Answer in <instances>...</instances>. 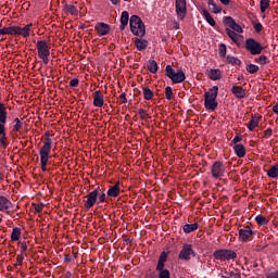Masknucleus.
Segmentation results:
<instances>
[{
	"instance_id": "bf43d9fd",
	"label": "nucleus",
	"mask_w": 278,
	"mask_h": 278,
	"mask_svg": "<svg viewBox=\"0 0 278 278\" xmlns=\"http://www.w3.org/2000/svg\"><path fill=\"white\" fill-rule=\"evenodd\" d=\"M223 5H229L231 3V0H219Z\"/></svg>"
},
{
	"instance_id": "4be33fe9",
	"label": "nucleus",
	"mask_w": 278,
	"mask_h": 278,
	"mask_svg": "<svg viewBox=\"0 0 278 278\" xmlns=\"http://www.w3.org/2000/svg\"><path fill=\"white\" fill-rule=\"evenodd\" d=\"M129 24V12L123 11L121 16V27L119 29L123 31L125 27Z\"/></svg>"
},
{
	"instance_id": "412c9836",
	"label": "nucleus",
	"mask_w": 278,
	"mask_h": 278,
	"mask_svg": "<svg viewBox=\"0 0 278 278\" xmlns=\"http://www.w3.org/2000/svg\"><path fill=\"white\" fill-rule=\"evenodd\" d=\"M208 9L213 14H220L223 12V7L218 5L214 0H208Z\"/></svg>"
},
{
	"instance_id": "9d476101",
	"label": "nucleus",
	"mask_w": 278,
	"mask_h": 278,
	"mask_svg": "<svg viewBox=\"0 0 278 278\" xmlns=\"http://www.w3.org/2000/svg\"><path fill=\"white\" fill-rule=\"evenodd\" d=\"M245 49L251 53V55H260L264 51V47L257 40L250 38L245 41Z\"/></svg>"
},
{
	"instance_id": "79ce46f5",
	"label": "nucleus",
	"mask_w": 278,
	"mask_h": 278,
	"mask_svg": "<svg viewBox=\"0 0 278 278\" xmlns=\"http://www.w3.org/2000/svg\"><path fill=\"white\" fill-rule=\"evenodd\" d=\"M165 99H167V101H170V99H173V88H165Z\"/></svg>"
},
{
	"instance_id": "09e8293b",
	"label": "nucleus",
	"mask_w": 278,
	"mask_h": 278,
	"mask_svg": "<svg viewBox=\"0 0 278 278\" xmlns=\"http://www.w3.org/2000/svg\"><path fill=\"white\" fill-rule=\"evenodd\" d=\"M166 260H168V253L162 252L159 258V262L166 263Z\"/></svg>"
},
{
	"instance_id": "69168bd1",
	"label": "nucleus",
	"mask_w": 278,
	"mask_h": 278,
	"mask_svg": "<svg viewBox=\"0 0 278 278\" xmlns=\"http://www.w3.org/2000/svg\"><path fill=\"white\" fill-rule=\"evenodd\" d=\"M3 179V174L0 172V181Z\"/></svg>"
},
{
	"instance_id": "a19ab883",
	"label": "nucleus",
	"mask_w": 278,
	"mask_h": 278,
	"mask_svg": "<svg viewBox=\"0 0 278 278\" xmlns=\"http://www.w3.org/2000/svg\"><path fill=\"white\" fill-rule=\"evenodd\" d=\"M219 55L225 58L227 55V46L225 43L219 45Z\"/></svg>"
},
{
	"instance_id": "393cba45",
	"label": "nucleus",
	"mask_w": 278,
	"mask_h": 278,
	"mask_svg": "<svg viewBox=\"0 0 278 278\" xmlns=\"http://www.w3.org/2000/svg\"><path fill=\"white\" fill-rule=\"evenodd\" d=\"M260 125V117L257 115H253L250 123L248 124L249 131H254L255 127Z\"/></svg>"
},
{
	"instance_id": "ddd939ff",
	"label": "nucleus",
	"mask_w": 278,
	"mask_h": 278,
	"mask_svg": "<svg viewBox=\"0 0 278 278\" xmlns=\"http://www.w3.org/2000/svg\"><path fill=\"white\" fill-rule=\"evenodd\" d=\"M13 207L12 201L8 200L4 195H0V212L3 214H12Z\"/></svg>"
},
{
	"instance_id": "1a4fd4ad",
	"label": "nucleus",
	"mask_w": 278,
	"mask_h": 278,
	"mask_svg": "<svg viewBox=\"0 0 278 278\" xmlns=\"http://www.w3.org/2000/svg\"><path fill=\"white\" fill-rule=\"evenodd\" d=\"M214 260H218L219 262H229V260H236L238 254L232 250H216L213 253Z\"/></svg>"
},
{
	"instance_id": "aec40b11",
	"label": "nucleus",
	"mask_w": 278,
	"mask_h": 278,
	"mask_svg": "<svg viewBox=\"0 0 278 278\" xmlns=\"http://www.w3.org/2000/svg\"><path fill=\"white\" fill-rule=\"evenodd\" d=\"M108 197H111L112 199H116V197H118V194H121V185L118 182H116L114 186H112L108 192H106Z\"/></svg>"
},
{
	"instance_id": "b1692460",
	"label": "nucleus",
	"mask_w": 278,
	"mask_h": 278,
	"mask_svg": "<svg viewBox=\"0 0 278 278\" xmlns=\"http://www.w3.org/2000/svg\"><path fill=\"white\" fill-rule=\"evenodd\" d=\"M63 10L65 14H71V16H77L79 14V10L73 4H65Z\"/></svg>"
},
{
	"instance_id": "e433bc0d",
	"label": "nucleus",
	"mask_w": 278,
	"mask_h": 278,
	"mask_svg": "<svg viewBox=\"0 0 278 278\" xmlns=\"http://www.w3.org/2000/svg\"><path fill=\"white\" fill-rule=\"evenodd\" d=\"M255 220L257 225H261V226L268 225V219H266V217H264L263 215H257L255 217Z\"/></svg>"
},
{
	"instance_id": "6e6552de",
	"label": "nucleus",
	"mask_w": 278,
	"mask_h": 278,
	"mask_svg": "<svg viewBox=\"0 0 278 278\" xmlns=\"http://www.w3.org/2000/svg\"><path fill=\"white\" fill-rule=\"evenodd\" d=\"M226 173H227V167L223 162L216 161L213 163L211 167V175L213 179H223Z\"/></svg>"
},
{
	"instance_id": "72a5a7b5",
	"label": "nucleus",
	"mask_w": 278,
	"mask_h": 278,
	"mask_svg": "<svg viewBox=\"0 0 278 278\" xmlns=\"http://www.w3.org/2000/svg\"><path fill=\"white\" fill-rule=\"evenodd\" d=\"M143 99L146 101H151V99H153V91L150 88H143Z\"/></svg>"
},
{
	"instance_id": "4468645a",
	"label": "nucleus",
	"mask_w": 278,
	"mask_h": 278,
	"mask_svg": "<svg viewBox=\"0 0 278 278\" xmlns=\"http://www.w3.org/2000/svg\"><path fill=\"white\" fill-rule=\"evenodd\" d=\"M34 24H27L24 27L14 26V36H22V38H29L31 34V27Z\"/></svg>"
},
{
	"instance_id": "473e14b6",
	"label": "nucleus",
	"mask_w": 278,
	"mask_h": 278,
	"mask_svg": "<svg viewBox=\"0 0 278 278\" xmlns=\"http://www.w3.org/2000/svg\"><path fill=\"white\" fill-rule=\"evenodd\" d=\"M14 36V26L0 29V36Z\"/></svg>"
},
{
	"instance_id": "cd10ccee",
	"label": "nucleus",
	"mask_w": 278,
	"mask_h": 278,
	"mask_svg": "<svg viewBox=\"0 0 278 278\" xmlns=\"http://www.w3.org/2000/svg\"><path fill=\"white\" fill-rule=\"evenodd\" d=\"M197 229H199V224H186L182 227V230L185 233H192V231H197Z\"/></svg>"
},
{
	"instance_id": "2f4dec72",
	"label": "nucleus",
	"mask_w": 278,
	"mask_h": 278,
	"mask_svg": "<svg viewBox=\"0 0 278 278\" xmlns=\"http://www.w3.org/2000/svg\"><path fill=\"white\" fill-rule=\"evenodd\" d=\"M160 67L157 66V62H155V61H153V60H150L149 62H148V71H150V73H153V74H155V73H157V70H159Z\"/></svg>"
},
{
	"instance_id": "8fccbe9b",
	"label": "nucleus",
	"mask_w": 278,
	"mask_h": 278,
	"mask_svg": "<svg viewBox=\"0 0 278 278\" xmlns=\"http://www.w3.org/2000/svg\"><path fill=\"white\" fill-rule=\"evenodd\" d=\"M139 114L141 116V118L144 121L147 118H149V114L147 113V111L144 109H140L139 110Z\"/></svg>"
},
{
	"instance_id": "4d7b16f0",
	"label": "nucleus",
	"mask_w": 278,
	"mask_h": 278,
	"mask_svg": "<svg viewBox=\"0 0 278 278\" xmlns=\"http://www.w3.org/2000/svg\"><path fill=\"white\" fill-rule=\"evenodd\" d=\"M266 278H278V270L267 274Z\"/></svg>"
},
{
	"instance_id": "680f3d73",
	"label": "nucleus",
	"mask_w": 278,
	"mask_h": 278,
	"mask_svg": "<svg viewBox=\"0 0 278 278\" xmlns=\"http://www.w3.org/2000/svg\"><path fill=\"white\" fill-rule=\"evenodd\" d=\"M113 5H118L121 3V0H110Z\"/></svg>"
},
{
	"instance_id": "5701e85b",
	"label": "nucleus",
	"mask_w": 278,
	"mask_h": 278,
	"mask_svg": "<svg viewBox=\"0 0 278 278\" xmlns=\"http://www.w3.org/2000/svg\"><path fill=\"white\" fill-rule=\"evenodd\" d=\"M233 151L237 157H244V155H247V148H244L242 143L236 144Z\"/></svg>"
},
{
	"instance_id": "c85d7f7f",
	"label": "nucleus",
	"mask_w": 278,
	"mask_h": 278,
	"mask_svg": "<svg viewBox=\"0 0 278 278\" xmlns=\"http://www.w3.org/2000/svg\"><path fill=\"white\" fill-rule=\"evenodd\" d=\"M208 77L212 79V81H218V79L222 77L220 70H211Z\"/></svg>"
},
{
	"instance_id": "49530a36",
	"label": "nucleus",
	"mask_w": 278,
	"mask_h": 278,
	"mask_svg": "<svg viewBox=\"0 0 278 278\" xmlns=\"http://www.w3.org/2000/svg\"><path fill=\"white\" fill-rule=\"evenodd\" d=\"M253 27H254V31H256V34H260V31H262V29H264V26L262 25V23H253Z\"/></svg>"
},
{
	"instance_id": "c9c22d12",
	"label": "nucleus",
	"mask_w": 278,
	"mask_h": 278,
	"mask_svg": "<svg viewBox=\"0 0 278 278\" xmlns=\"http://www.w3.org/2000/svg\"><path fill=\"white\" fill-rule=\"evenodd\" d=\"M261 12H266L267 8H270V0H261L260 2Z\"/></svg>"
},
{
	"instance_id": "58836bf2",
	"label": "nucleus",
	"mask_w": 278,
	"mask_h": 278,
	"mask_svg": "<svg viewBox=\"0 0 278 278\" xmlns=\"http://www.w3.org/2000/svg\"><path fill=\"white\" fill-rule=\"evenodd\" d=\"M256 64H261L264 66V64H268V58L266 55H261L257 59H255Z\"/></svg>"
},
{
	"instance_id": "a211bd4d",
	"label": "nucleus",
	"mask_w": 278,
	"mask_h": 278,
	"mask_svg": "<svg viewBox=\"0 0 278 278\" xmlns=\"http://www.w3.org/2000/svg\"><path fill=\"white\" fill-rule=\"evenodd\" d=\"M231 92L237 99H244L247 97V91L241 86H233Z\"/></svg>"
},
{
	"instance_id": "6e6d98bb",
	"label": "nucleus",
	"mask_w": 278,
	"mask_h": 278,
	"mask_svg": "<svg viewBox=\"0 0 278 278\" xmlns=\"http://www.w3.org/2000/svg\"><path fill=\"white\" fill-rule=\"evenodd\" d=\"M118 101H121V103H127V94L126 93H122L118 97Z\"/></svg>"
},
{
	"instance_id": "2eb2a0df",
	"label": "nucleus",
	"mask_w": 278,
	"mask_h": 278,
	"mask_svg": "<svg viewBox=\"0 0 278 278\" xmlns=\"http://www.w3.org/2000/svg\"><path fill=\"white\" fill-rule=\"evenodd\" d=\"M190 255H197L191 244H184L182 250L179 253V260L190 262Z\"/></svg>"
},
{
	"instance_id": "052dcab7",
	"label": "nucleus",
	"mask_w": 278,
	"mask_h": 278,
	"mask_svg": "<svg viewBox=\"0 0 278 278\" xmlns=\"http://www.w3.org/2000/svg\"><path fill=\"white\" fill-rule=\"evenodd\" d=\"M274 114H278V103L273 106Z\"/></svg>"
},
{
	"instance_id": "bb28decb",
	"label": "nucleus",
	"mask_w": 278,
	"mask_h": 278,
	"mask_svg": "<svg viewBox=\"0 0 278 278\" xmlns=\"http://www.w3.org/2000/svg\"><path fill=\"white\" fill-rule=\"evenodd\" d=\"M135 45H136L138 51H144V49H147V47H149V41H147L146 39H136Z\"/></svg>"
},
{
	"instance_id": "9b49d317",
	"label": "nucleus",
	"mask_w": 278,
	"mask_h": 278,
	"mask_svg": "<svg viewBox=\"0 0 278 278\" xmlns=\"http://www.w3.org/2000/svg\"><path fill=\"white\" fill-rule=\"evenodd\" d=\"M175 8L177 18L179 21H184V18H186V14H188V4L186 0H175Z\"/></svg>"
},
{
	"instance_id": "dca6fc26",
	"label": "nucleus",
	"mask_w": 278,
	"mask_h": 278,
	"mask_svg": "<svg viewBox=\"0 0 278 278\" xmlns=\"http://www.w3.org/2000/svg\"><path fill=\"white\" fill-rule=\"evenodd\" d=\"M94 29L98 34V36H108L110 34V25L99 22L96 24Z\"/></svg>"
},
{
	"instance_id": "4c0bfd02",
	"label": "nucleus",
	"mask_w": 278,
	"mask_h": 278,
	"mask_svg": "<svg viewBox=\"0 0 278 278\" xmlns=\"http://www.w3.org/2000/svg\"><path fill=\"white\" fill-rule=\"evenodd\" d=\"M247 71L251 75H254V73H257V71H260V66H257L255 64H250V65H247Z\"/></svg>"
},
{
	"instance_id": "6ab92c4d",
	"label": "nucleus",
	"mask_w": 278,
	"mask_h": 278,
	"mask_svg": "<svg viewBox=\"0 0 278 278\" xmlns=\"http://www.w3.org/2000/svg\"><path fill=\"white\" fill-rule=\"evenodd\" d=\"M105 103V100L103 99V94H101V91H96L93 97V105L94 108H103Z\"/></svg>"
},
{
	"instance_id": "603ef678",
	"label": "nucleus",
	"mask_w": 278,
	"mask_h": 278,
	"mask_svg": "<svg viewBox=\"0 0 278 278\" xmlns=\"http://www.w3.org/2000/svg\"><path fill=\"white\" fill-rule=\"evenodd\" d=\"M45 208L43 204H34V210L40 214V212H42V210Z\"/></svg>"
},
{
	"instance_id": "0eeeda50",
	"label": "nucleus",
	"mask_w": 278,
	"mask_h": 278,
	"mask_svg": "<svg viewBox=\"0 0 278 278\" xmlns=\"http://www.w3.org/2000/svg\"><path fill=\"white\" fill-rule=\"evenodd\" d=\"M166 77H168L173 84H182V81H186V73H184L181 70L175 71L173 66L167 65L165 67Z\"/></svg>"
},
{
	"instance_id": "20e7f679",
	"label": "nucleus",
	"mask_w": 278,
	"mask_h": 278,
	"mask_svg": "<svg viewBox=\"0 0 278 278\" xmlns=\"http://www.w3.org/2000/svg\"><path fill=\"white\" fill-rule=\"evenodd\" d=\"M218 97V86H213L208 91L204 93V105L206 110L214 112L218 108V102L216 98Z\"/></svg>"
},
{
	"instance_id": "f03ea898",
	"label": "nucleus",
	"mask_w": 278,
	"mask_h": 278,
	"mask_svg": "<svg viewBox=\"0 0 278 278\" xmlns=\"http://www.w3.org/2000/svg\"><path fill=\"white\" fill-rule=\"evenodd\" d=\"M45 136L46 141L43 142V146L39 149V157L41 170L43 173H47V164H49V157L51 155V144H53V140H51L49 131H47Z\"/></svg>"
},
{
	"instance_id": "a18cd8bd",
	"label": "nucleus",
	"mask_w": 278,
	"mask_h": 278,
	"mask_svg": "<svg viewBox=\"0 0 278 278\" xmlns=\"http://www.w3.org/2000/svg\"><path fill=\"white\" fill-rule=\"evenodd\" d=\"M159 278H170V271L168 269L159 271Z\"/></svg>"
},
{
	"instance_id": "13d9d810",
	"label": "nucleus",
	"mask_w": 278,
	"mask_h": 278,
	"mask_svg": "<svg viewBox=\"0 0 278 278\" xmlns=\"http://www.w3.org/2000/svg\"><path fill=\"white\" fill-rule=\"evenodd\" d=\"M270 136H273V129L271 128H267L265 130V138H270Z\"/></svg>"
},
{
	"instance_id": "423d86ee",
	"label": "nucleus",
	"mask_w": 278,
	"mask_h": 278,
	"mask_svg": "<svg viewBox=\"0 0 278 278\" xmlns=\"http://www.w3.org/2000/svg\"><path fill=\"white\" fill-rule=\"evenodd\" d=\"M38 58L42 60L43 64H49V55H51V47L47 40H39L36 43Z\"/></svg>"
},
{
	"instance_id": "f3484780",
	"label": "nucleus",
	"mask_w": 278,
	"mask_h": 278,
	"mask_svg": "<svg viewBox=\"0 0 278 278\" xmlns=\"http://www.w3.org/2000/svg\"><path fill=\"white\" fill-rule=\"evenodd\" d=\"M252 236H253V230H251V228L245 227V228L239 229V240L241 242H247L249 238H251Z\"/></svg>"
},
{
	"instance_id": "0e129e2a",
	"label": "nucleus",
	"mask_w": 278,
	"mask_h": 278,
	"mask_svg": "<svg viewBox=\"0 0 278 278\" xmlns=\"http://www.w3.org/2000/svg\"><path fill=\"white\" fill-rule=\"evenodd\" d=\"M174 29H179V23L174 22Z\"/></svg>"
},
{
	"instance_id": "7c9ffc66",
	"label": "nucleus",
	"mask_w": 278,
	"mask_h": 278,
	"mask_svg": "<svg viewBox=\"0 0 278 278\" xmlns=\"http://www.w3.org/2000/svg\"><path fill=\"white\" fill-rule=\"evenodd\" d=\"M267 176H269L271 179H277L278 177V164L271 166L269 170H267Z\"/></svg>"
},
{
	"instance_id": "3c124183",
	"label": "nucleus",
	"mask_w": 278,
	"mask_h": 278,
	"mask_svg": "<svg viewBox=\"0 0 278 278\" xmlns=\"http://www.w3.org/2000/svg\"><path fill=\"white\" fill-rule=\"evenodd\" d=\"M70 86H71L72 88H77V86H79V79L73 78V79L70 81Z\"/></svg>"
},
{
	"instance_id": "5fc2aeb1",
	"label": "nucleus",
	"mask_w": 278,
	"mask_h": 278,
	"mask_svg": "<svg viewBox=\"0 0 278 278\" xmlns=\"http://www.w3.org/2000/svg\"><path fill=\"white\" fill-rule=\"evenodd\" d=\"M238 142H242V137L240 135H237L232 141L231 144H238Z\"/></svg>"
},
{
	"instance_id": "ea45409f",
	"label": "nucleus",
	"mask_w": 278,
	"mask_h": 278,
	"mask_svg": "<svg viewBox=\"0 0 278 278\" xmlns=\"http://www.w3.org/2000/svg\"><path fill=\"white\" fill-rule=\"evenodd\" d=\"M14 126H13V129L14 131H21V129H23V123L21 122V119H18V117H16L14 119Z\"/></svg>"
},
{
	"instance_id": "c03bdc74",
	"label": "nucleus",
	"mask_w": 278,
	"mask_h": 278,
	"mask_svg": "<svg viewBox=\"0 0 278 278\" xmlns=\"http://www.w3.org/2000/svg\"><path fill=\"white\" fill-rule=\"evenodd\" d=\"M25 260V254H18L16 256V266H23V261Z\"/></svg>"
},
{
	"instance_id": "37998d69",
	"label": "nucleus",
	"mask_w": 278,
	"mask_h": 278,
	"mask_svg": "<svg viewBox=\"0 0 278 278\" xmlns=\"http://www.w3.org/2000/svg\"><path fill=\"white\" fill-rule=\"evenodd\" d=\"M98 203H105V192L101 191V188H99Z\"/></svg>"
},
{
	"instance_id": "39448f33",
	"label": "nucleus",
	"mask_w": 278,
	"mask_h": 278,
	"mask_svg": "<svg viewBox=\"0 0 278 278\" xmlns=\"http://www.w3.org/2000/svg\"><path fill=\"white\" fill-rule=\"evenodd\" d=\"M130 31L134 36H139L142 38L147 34V28L144 27V23L138 15H132L129 20Z\"/></svg>"
},
{
	"instance_id": "f8f14e48",
	"label": "nucleus",
	"mask_w": 278,
	"mask_h": 278,
	"mask_svg": "<svg viewBox=\"0 0 278 278\" xmlns=\"http://www.w3.org/2000/svg\"><path fill=\"white\" fill-rule=\"evenodd\" d=\"M98 198H99V187H97L93 191L87 194L85 200L86 210H91V207H94V204L97 203Z\"/></svg>"
},
{
	"instance_id": "e2e57ef3",
	"label": "nucleus",
	"mask_w": 278,
	"mask_h": 278,
	"mask_svg": "<svg viewBox=\"0 0 278 278\" xmlns=\"http://www.w3.org/2000/svg\"><path fill=\"white\" fill-rule=\"evenodd\" d=\"M224 278H236V276H233L232 273H230L229 275L223 276Z\"/></svg>"
},
{
	"instance_id": "864d4df0",
	"label": "nucleus",
	"mask_w": 278,
	"mask_h": 278,
	"mask_svg": "<svg viewBox=\"0 0 278 278\" xmlns=\"http://www.w3.org/2000/svg\"><path fill=\"white\" fill-rule=\"evenodd\" d=\"M164 264H166V263L161 262V261L157 262V266H156L157 273H161L162 270H166V269H164Z\"/></svg>"
},
{
	"instance_id": "a878e982",
	"label": "nucleus",
	"mask_w": 278,
	"mask_h": 278,
	"mask_svg": "<svg viewBox=\"0 0 278 278\" xmlns=\"http://www.w3.org/2000/svg\"><path fill=\"white\" fill-rule=\"evenodd\" d=\"M203 17L205 18L206 23L211 25V27H216V21H214V17H212V14H210V11L204 10L203 11Z\"/></svg>"
},
{
	"instance_id": "f257e3e1",
	"label": "nucleus",
	"mask_w": 278,
	"mask_h": 278,
	"mask_svg": "<svg viewBox=\"0 0 278 278\" xmlns=\"http://www.w3.org/2000/svg\"><path fill=\"white\" fill-rule=\"evenodd\" d=\"M223 23L224 25L229 27V28H226V34L232 40V42H240V35L238 34L244 33V29H242V26L236 23V20H233V17L231 16H224Z\"/></svg>"
},
{
	"instance_id": "c756f323",
	"label": "nucleus",
	"mask_w": 278,
	"mask_h": 278,
	"mask_svg": "<svg viewBox=\"0 0 278 278\" xmlns=\"http://www.w3.org/2000/svg\"><path fill=\"white\" fill-rule=\"evenodd\" d=\"M11 240L13 242H18V240H21V228H18V227L13 228V230L11 232Z\"/></svg>"
},
{
	"instance_id": "de8ad7c7",
	"label": "nucleus",
	"mask_w": 278,
	"mask_h": 278,
	"mask_svg": "<svg viewBox=\"0 0 278 278\" xmlns=\"http://www.w3.org/2000/svg\"><path fill=\"white\" fill-rule=\"evenodd\" d=\"M20 247H21V254L25 255V253L27 251V242L26 241L20 242Z\"/></svg>"
},
{
	"instance_id": "f704fd0d",
	"label": "nucleus",
	"mask_w": 278,
	"mask_h": 278,
	"mask_svg": "<svg viewBox=\"0 0 278 278\" xmlns=\"http://www.w3.org/2000/svg\"><path fill=\"white\" fill-rule=\"evenodd\" d=\"M227 62L228 64H235V66H240V64H242V62L238 58L231 55L227 56Z\"/></svg>"
},
{
	"instance_id": "7ed1b4c3",
	"label": "nucleus",
	"mask_w": 278,
	"mask_h": 278,
	"mask_svg": "<svg viewBox=\"0 0 278 278\" xmlns=\"http://www.w3.org/2000/svg\"><path fill=\"white\" fill-rule=\"evenodd\" d=\"M8 123V108L0 103V149H8V137L5 136V124Z\"/></svg>"
}]
</instances>
